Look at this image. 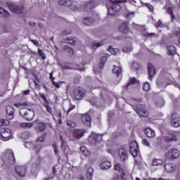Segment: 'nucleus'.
<instances>
[{
	"instance_id": "1",
	"label": "nucleus",
	"mask_w": 180,
	"mask_h": 180,
	"mask_svg": "<svg viewBox=\"0 0 180 180\" xmlns=\"http://www.w3.org/2000/svg\"><path fill=\"white\" fill-rule=\"evenodd\" d=\"M115 170L118 172L119 175L116 174L112 179V180H130L131 179V176L130 174H127L124 172V169H123V166L120 163H117L115 165Z\"/></svg>"
},
{
	"instance_id": "2",
	"label": "nucleus",
	"mask_w": 180,
	"mask_h": 180,
	"mask_svg": "<svg viewBox=\"0 0 180 180\" xmlns=\"http://www.w3.org/2000/svg\"><path fill=\"white\" fill-rule=\"evenodd\" d=\"M110 6L108 8V15L110 16H115V15H117V12L122 9L121 4L124 2V0H110Z\"/></svg>"
},
{
	"instance_id": "3",
	"label": "nucleus",
	"mask_w": 180,
	"mask_h": 180,
	"mask_svg": "<svg viewBox=\"0 0 180 180\" xmlns=\"http://www.w3.org/2000/svg\"><path fill=\"white\" fill-rule=\"evenodd\" d=\"M20 115L25 120L30 122L34 117V110L33 109H28L27 108H21L20 109Z\"/></svg>"
},
{
	"instance_id": "4",
	"label": "nucleus",
	"mask_w": 180,
	"mask_h": 180,
	"mask_svg": "<svg viewBox=\"0 0 180 180\" xmlns=\"http://www.w3.org/2000/svg\"><path fill=\"white\" fill-rule=\"evenodd\" d=\"M0 135L4 141H8L12 139V131L9 128H0Z\"/></svg>"
},
{
	"instance_id": "5",
	"label": "nucleus",
	"mask_w": 180,
	"mask_h": 180,
	"mask_svg": "<svg viewBox=\"0 0 180 180\" xmlns=\"http://www.w3.org/2000/svg\"><path fill=\"white\" fill-rule=\"evenodd\" d=\"M8 6L10 11L13 12V13H16L17 15H19L22 13V12H23L24 8L22 5H18L15 3H8Z\"/></svg>"
},
{
	"instance_id": "6",
	"label": "nucleus",
	"mask_w": 180,
	"mask_h": 180,
	"mask_svg": "<svg viewBox=\"0 0 180 180\" xmlns=\"http://www.w3.org/2000/svg\"><path fill=\"white\" fill-rule=\"evenodd\" d=\"M132 108L140 117H147L148 116V112L146 110V105L132 106Z\"/></svg>"
},
{
	"instance_id": "7",
	"label": "nucleus",
	"mask_w": 180,
	"mask_h": 180,
	"mask_svg": "<svg viewBox=\"0 0 180 180\" xmlns=\"http://www.w3.org/2000/svg\"><path fill=\"white\" fill-rule=\"evenodd\" d=\"M129 153L133 157H137L139 154V143H137V141H133L129 143Z\"/></svg>"
},
{
	"instance_id": "8",
	"label": "nucleus",
	"mask_w": 180,
	"mask_h": 180,
	"mask_svg": "<svg viewBox=\"0 0 180 180\" xmlns=\"http://www.w3.org/2000/svg\"><path fill=\"white\" fill-rule=\"evenodd\" d=\"M85 12H92L94 8H95V0H90L89 1H86L82 5Z\"/></svg>"
},
{
	"instance_id": "9",
	"label": "nucleus",
	"mask_w": 180,
	"mask_h": 180,
	"mask_svg": "<svg viewBox=\"0 0 180 180\" xmlns=\"http://www.w3.org/2000/svg\"><path fill=\"white\" fill-rule=\"evenodd\" d=\"M170 123L174 127H179L180 117L177 113H173L170 119Z\"/></svg>"
},
{
	"instance_id": "10",
	"label": "nucleus",
	"mask_w": 180,
	"mask_h": 180,
	"mask_svg": "<svg viewBox=\"0 0 180 180\" xmlns=\"http://www.w3.org/2000/svg\"><path fill=\"white\" fill-rule=\"evenodd\" d=\"M74 97L75 99H77V101H79L84 98L85 96V91L81 89V87H77L75 89Z\"/></svg>"
},
{
	"instance_id": "11",
	"label": "nucleus",
	"mask_w": 180,
	"mask_h": 180,
	"mask_svg": "<svg viewBox=\"0 0 180 180\" xmlns=\"http://www.w3.org/2000/svg\"><path fill=\"white\" fill-rule=\"evenodd\" d=\"M118 154L120 157V160L124 162L129 160V155L127 154V150H124V148H120L118 150Z\"/></svg>"
},
{
	"instance_id": "12",
	"label": "nucleus",
	"mask_w": 180,
	"mask_h": 180,
	"mask_svg": "<svg viewBox=\"0 0 180 180\" xmlns=\"http://www.w3.org/2000/svg\"><path fill=\"white\" fill-rule=\"evenodd\" d=\"M89 141L92 143V144H96L98 141H102V135L98 134H91L89 139Z\"/></svg>"
},
{
	"instance_id": "13",
	"label": "nucleus",
	"mask_w": 180,
	"mask_h": 180,
	"mask_svg": "<svg viewBox=\"0 0 180 180\" xmlns=\"http://www.w3.org/2000/svg\"><path fill=\"white\" fill-rule=\"evenodd\" d=\"M15 171L19 176H25L26 175V167L25 166H15Z\"/></svg>"
},
{
	"instance_id": "14",
	"label": "nucleus",
	"mask_w": 180,
	"mask_h": 180,
	"mask_svg": "<svg viewBox=\"0 0 180 180\" xmlns=\"http://www.w3.org/2000/svg\"><path fill=\"white\" fill-rule=\"evenodd\" d=\"M6 117L9 120H12V119H13V116L15 115V109L13 108L12 106L11 105H8L6 107Z\"/></svg>"
},
{
	"instance_id": "15",
	"label": "nucleus",
	"mask_w": 180,
	"mask_h": 180,
	"mask_svg": "<svg viewBox=\"0 0 180 180\" xmlns=\"http://www.w3.org/2000/svg\"><path fill=\"white\" fill-rule=\"evenodd\" d=\"M167 156L169 158L176 159L179 157V150L178 149H171L167 153Z\"/></svg>"
},
{
	"instance_id": "16",
	"label": "nucleus",
	"mask_w": 180,
	"mask_h": 180,
	"mask_svg": "<svg viewBox=\"0 0 180 180\" xmlns=\"http://www.w3.org/2000/svg\"><path fill=\"white\" fill-rule=\"evenodd\" d=\"M82 122L84 123V124H86V126H88V127H91V116L88 114H84L82 116Z\"/></svg>"
},
{
	"instance_id": "17",
	"label": "nucleus",
	"mask_w": 180,
	"mask_h": 180,
	"mask_svg": "<svg viewBox=\"0 0 180 180\" xmlns=\"http://www.w3.org/2000/svg\"><path fill=\"white\" fill-rule=\"evenodd\" d=\"M148 71L149 79H153V77L155 75V68L151 63H148Z\"/></svg>"
},
{
	"instance_id": "18",
	"label": "nucleus",
	"mask_w": 180,
	"mask_h": 180,
	"mask_svg": "<svg viewBox=\"0 0 180 180\" xmlns=\"http://www.w3.org/2000/svg\"><path fill=\"white\" fill-rule=\"evenodd\" d=\"M40 161L41 160L39 159L37 162L32 163L31 167L32 174H37V172H39V167H40Z\"/></svg>"
},
{
	"instance_id": "19",
	"label": "nucleus",
	"mask_w": 180,
	"mask_h": 180,
	"mask_svg": "<svg viewBox=\"0 0 180 180\" xmlns=\"http://www.w3.org/2000/svg\"><path fill=\"white\" fill-rule=\"evenodd\" d=\"M167 50L168 56H175L176 54V48L174 45H168Z\"/></svg>"
},
{
	"instance_id": "20",
	"label": "nucleus",
	"mask_w": 180,
	"mask_h": 180,
	"mask_svg": "<svg viewBox=\"0 0 180 180\" xmlns=\"http://www.w3.org/2000/svg\"><path fill=\"white\" fill-rule=\"evenodd\" d=\"M175 168H176V166L172 163H168L165 165V169L169 174H171V172H174L175 171Z\"/></svg>"
},
{
	"instance_id": "21",
	"label": "nucleus",
	"mask_w": 180,
	"mask_h": 180,
	"mask_svg": "<svg viewBox=\"0 0 180 180\" xmlns=\"http://www.w3.org/2000/svg\"><path fill=\"white\" fill-rule=\"evenodd\" d=\"M84 133L85 131L82 129H75L73 132V136L75 139H77L79 140L84 136Z\"/></svg>"
},
{
	"instance_id": "22",
	"label": "nucleus",
	"mask_w": 180,
	"mask_h": 180,
	"mask_svg": "<svg viewBox=\"0 0 180 180\" xmlns=\"http://www.w3.org/2000/svg\"><path fill=\"white\" fill-rule=\"evenodd\" d=\"M144 133L146 137H148L149 139H153V137H155V132L150 128H146L144 130Z\"/></svg>"
},
{
	"instance_id": "23",
	"label": "nucleus",
	"mask_w": 180,
	"mask_h": 180,
	"mask_svg": "<svg viewBox=\"0 0 180 180\" xmlns=\"http://www.w3.org/2000/svg\"><path fill=\"white\" fill-rule=\"evenodd\" d=\"M8 162L10 163L11 165H13L15 162H16L15 155H13V152L12 150L8 152Z\"/></svg>"
},
{
	"instance_id": "24",
	"label": "nucleus",
	"mask_w": 180,
	"mask_h": 180,
	"mask_svg": "<svg viewBox=\"0 0 180 180\" xmlns=\"http://www.w3.org/2000/svg\"><path fill=\"white\" fill-rule=\"evenodd\" d=\"M82 22L84 25H86V26H91V25L95 22V20L91 17H86L83 18Z\"/></svg>"
},
{
	"instance_id": "25",
	"label": "nucleus",
	"mask_w": 180,
	"mask_h": 180,
	"mask_svg": "<svg viewBox=\"0 0 180 180\" xmlns=\"http://www.w3.org/2000/svg\"><path fill=\"white\" fill-rule=\"evenodd\" d=\"M60 141L62 151H63V153H67V142L64 140V138L61 135H60Z\"/></svg>"
},
{
	"instance_id": "26",
	"label": "nucleus",
	"mask_w": 180,
	"mask_h": 180,
	"mask_svg": "<svg viewBox=\"0 0 180 180\" xmlns=\"http://www.w3.org/2000/svg\"><path fill=\"white\" fill-rule=\"evenodd\" d=\"M119 30L122 33H129V25H127V23L123 22L120 26Z\"/></svg>"
},
{
	"instance_id": "27",
	"label": "nucleus",
	"mask_w": 180,
	"mask_h": 180,
	"mask_svg": "<svg viewBox=\"0 0 180 180\" xmlns=\"http://www.w3.org/2000/svg\"><path fill=\"white\" fill-rule=\"evenodd\" d=\"M65 40V43L70 46H75V43H77V39L74 37H67Z\"/></svg>"
},
{
	"instance_id": "28",
	"label": "nucleus",
	"mask_w": 180,
	"mask_h": 180,
	"mask_svg": "<svg viewBox=\"0 0 180 180\" xmlns=\"http://www.w3.org/2000/svg\"><path fill=\"white\" fill-rule=\"evenodd\" d=\"M113 74L116 75V77H122V68L114 65V68L112 70Z\"/></svg>"
},
{
	"instance_id": "29",
	"label": "nucleus",
	"mask_w": 180,
	"mask_h": 180,
	"mask_svg": "<svg viewBox=\"0 0 180 180\" xmlns=\"http://www.w3.org/2000/svg\"><path fill=\"white\" fill-rule=\"evenodd\" d=\"M112 167V163L109 161L103 162L101 164V169H109Z\"/></svg>"
},
{
	"instance_id": "30",
	"label": "nucleus",
	"mask_w": 180,
	"mask_h": 180,
	"mask_svg": "<svg viewBox=\"0 0 180 180\" xmlns=\"http://www.w3.org/2000/svg\"><path fill=\"white\" fill-rule=\"evenodd\" d=\"M58 4L64 6H71L72 5L71 0H59Z\"/></svg>"
},
{
	"instance_id": "31",
	"label": "nucleus",
	"mask_w": 180,
	"mask_h": 180,
	"mask_svg": "<svg viewBox=\"0 0 180 180\" xmlns=\"http://www.w3.org/2000/svg\"><path fill=\"white\" fill-rule=\"evenodd\" d=\"M162 164H164V161L162 159L155 158L153 160L152 165H153V167H160V165H162Z\"/></svg>"
},
{
	"instance_id": "32",
	"label": "nucleus",
	"mask_w": 180,
	"mask_h": 180,
	"mask_svg": "<svg viewBox=\"0 0 180 180\" xmlns=\"http://www.w3.org/2000/svg\"><path fill=\"white\" fill-rule=\"evenodd\" d=\"M0 17L1 18H8L9 12L5 8L0 7Z\"/></svg>"
},
{
	"instance_id": "33",
	"label": "nucleus",
	"mask_w": 180,
	"mask_h": 180,
	"mask_svg": "<svg viewBox=\"0 0 180 180\" xmlns=\"http://www.w3.org/2000/svg\"><path fill=\"white\" fill-rule=\"evenodd\" d=\"M101 46H103V41H101V42H92L91 44V48L93 50H96V49H98V47H101Z\"/></svg>"
},
{
	"instance_id": "34",
	"label": "nucleus",
	"mask_w": 180,
	"mask_h": 180,
	"mask_svg": "<svg viewBox=\"0 0 180 180\" xmlns=\"http://www.w3.org/2000/svg\"><path fill=\"white\" fill-rule=\"evenodd\" d=\"M106 61H108V57L103 56L101 58V62L99 64L100 70H103V68L105 67V63H106Z\"/></svg>"
},
{
	"instance_id": "35",
	"label": "nucleus",
	"mask_w": 180,
	"mask_h": 180,
	"mask_svg": "<svg viewBox=\"0 0 180 180\" xmlns=\"http://www.w3.org/2000/svg\"><path fill=\"white\" fill-rule=\"evenodd\" d=\"M63 50H64V51H66V53H69V54H70L71 56H72V54H74V49H72V48L68 46V45H65L63 46Z\"/></svg>"
},
{
	"instance_id": "36",
	"label": "nucleus",
	"mask_w": 180,
	"mask_h": 180,
	"mask_svg": "<svg viewBox=\"0 0 180 180\" xmlns=\"http://www.w3.org/2000/svg\"><path fill=\"white\" fill-rule=\"evenodd\" d=\"M86 178L87 179H92V176L94 175V169L89 168L86 172Z\"/></svg>"
},
{
	"instance_id": "37",
	"label": "nucleus",
	"mask_w": 180,
	"mask_h": 180,
	"mask_svg": "<svg viewBox=\"0 0 180 180\" xmlns=\"http://www.w3.org/2000/svg\"><path fill=\"white\" fill-rule=\"evenodd\" d=\"M46 127H47V124L46 123L41 122V123L38 124L37 129L40 131H44V130H46Z\"/></svg>"
},
{
	"instance_id": "38",
	"label": "nucleus",
	"mask_w": 180,
	"mask_h": 180,
	"mask_svg": "<svg viewBox=\"0 0 180 180\" xmlns=\"http://www.w3.org/2000/svg\"><path fill=\"white\" fill-rule=\"evenodd\" d=\"M80 151L83 154V155H85L86 157H88V155L91 154V152L86 150V148L85 146H82L80 148Z\"/></svg>"
},
{
	"instance_id": "39",
	"label": "nucleus",
	"mask_w": 180,
	"mask_h": 180,
	"mask_svg": "<svg viewBox=\"0 0 180 180\" xmlns=\"http://www.w3.org/2000/svg\"><path fill=\"white\" fill-rule=\"evenodd\" d=\"M167 13H168V15H170V18L172 20L174 21L175 19V15H174V11H172V8L169 7L168 8H167Z\"/></svg>"
},
{
	"instance_id": "40",
	"label": "nucleus",
	"mask_w": 180,
	"mask_h": 180,
	"mask_svg": "<svg viewBox=\"0 0 180 180\" xmlns=\"http://www.w3.org/2000/svg\"><path fill=\"white\" fill-rule=\"evenodd\" d=\"M108 51H110L112 54L114 56L117 55V53H119V49H113L112 46H110L108 49Z\"/></svg>"
},
{
	"instance_id": "41",
	"label": "nucleus",
	"mask_w": 180,
	"mask_h": 180,
	"mask_svg": "<svg viewBox=\"0 0 180 180\" xmlns=\"http://www.w3.org/2000/svg\"><path fill=\"white\" fill-rule=\"evenodd\" d=\"M66 124L67 126H68V127H71L72 129H74L75 127H77V124L75 123V122L72 120H68L66 122Z\"/></svg>"
},
{
	"instance_id": "42",
	"label": "nucleus",
	"mask_w": 180,
	"mask_h": 180,
	"mask_svg": "<svg viewBox=\"0 0 180 180\" xmlns=\"http://www.w3.org/2000/svg\"><path fill=\"white\" fill-rule=\"evenodd\" d=\"M20 127L24 129H30V127H33V124L30 122H24L20 124Z\"/></svg>"
},
{
	"instance_id": "43",
	"label": "nucleus",
	"mask_w": 180,
	"mask_h": 180,
	"mask_svg": "<svg viewBox=\"0 0 180 180\" xmlns=\"http://www.w3.org/2000/svg\"><path fill=\"white\" fill-rule=\"evenodd\" d=\"M131 67L136 71H137V70H140V64L138 62H133Z\"/></svg>"
},
{
	"instance_id": "44",
	"label": "nucleus",
	"mask_w": 180,
	"mask_h": 180,
	"mask_svg": "<svg viewBox=\"0 0 180 180\" xmlns=\"http://www.w3.org/2000/svg\"><path fill=\"white\" fill-rule=\"evenodd\" d=\"M133 84H139V80H136L134 77L131 78L128 84L127 85V89L129 88L130 85H133Z\"/></svg>"
},
{
	"instance_id": "45",
	"label": "nucleus",
	"mask_w": 180,
	"mask_h": 180,
	"mask_svg": "<svg viewBox=\"0 0 180 180\" xmlns=\"http://www.w3.org/2000/svg\"><path fill=\"white\" fill-rule=\"evenodd\" d=\"M30 103L29 102H25V103H18L14 104V106L16 108H20V106H29Z\"/></svg>"
},
{
	"instance_id": "46",
	"label": "nucleus",
	"mask_w": 180,
	"mask_h": 180,
	"mask_svg": "<svg viewBox=\"0 0 180 180\" xmlns=\"http://www.w3.org/2000/svg\"><path fill=\"white\" fill-rule=\"evenodd\" d=\"M26 148H30V150H34V144L32 142H27L25 143Z\"/></svg>"
},
{
	"instance_id": "47",
	"label": "nucleus",
	"mask_w": 180,
	"mask_h": 180,
	"mask_svg": "<svg viewBox=\"0 0 180 180\" xmlns=\"http://www.w3.org/2000/svg\"><path fill=\"white\" fill-rule=\"evenodd\" d=\"M143 89L145 91V92H148V91H150V83L145 82L143 86Z\"/></svg>"
},
{
	"instance_id": "48",
	"label": "nucleus",
	"mask_w": 180,
	"mask_h": 180,
	"mask_svg": "<svg viewBox=\"0 0 180 180\" xmlns=\"http://www.w3.org/2000/svg\"><path fill=\"white\" fill-rule=\"evenodd\" d=\"M155 103L158 108H162V106L165 105L164 100L162 99L158 100Z\"/></svg>"
},
{
	"instance_id": "49",
	"label": "nucleus",
	"mask_w": 180,
	"mask_h": 180,
	"mask_svg": "<svg viewBox=\"0 0 180 180\" xmlns=\"http://www.w3.org/2000/svg\"><path fill=\"white\" fill-rule=\"evenodd\" d=\"M72 70H77L78 71H85V68L84 67H81L79 65H75L73 68Z\"/></svg>"
},
{
	"instance_id": "50",
	"label": "nucleus",
	"mask_w": 180,
	"mask_h": 180,
	"mask_svg": "<svg viewBox=\"0 0 180 180\" xmlns=\"http://www.w3.org/2000/svg\"><path fill=\"white\" fill-rule=\"evenodd\" d=\"M133 50V47L131 46H126L123 48L124 53H130Z\"/></svg>"
},
{
	"instance_id": "51",
	"label": "nucleus",
	"mask_w": 180,
	"mask_h": 180,
	"mask_svg": "<svg viewBox=\"0 0 180 180\" xmlns=\"http://www.w3.org/2000/svg\"><path fill=\"white\" fill-rule=\"evenodd\" d=\"M38 54L40 57H41L42 60H46V55L44 54V51H43V50L39 49Z\"/></svg>"
},
{
	"instance_id": "52",
	"label": "nucleus",
	"mask_w": 180,
	"mask_h": 180,
	"mask_svg": "<svg viewBox=\"0 0 180 180\" xmlns=\"http://www.w3.org/2000/svg\"><path fill=\"white\" fill-rule=\"evenodd\" d=\"M46 139V134H43L40 137L37 139V143H44Z\"/></svg>"
},
{
	"instance_id": "53",
	"label": "nucleus",
	"mask_w": 180,
	"mask_h": 180,
	"mask_svg": "<svg viewBox=\"0 0 180 180\" xmlns=\"http://www.w3.org/2000/svg\"><path fill=\"white\" fill-rule=\"evenodd\" d=\"M68 34H71L70 30H65L60 32V36H68Z\"/></svg>"
},
{
	"instance_id": "54",
	"label": "nucleus",
	"mask_w": 180,
	"mask_h": 180,
	"mask_svg": "<svg viewBox=\"0 0 180 180\" xmlns=\"http://www.w3.org/2000/svg\"><path fill=\"white\" fill-rule=\"evenodd\" d=\"M34 150L36 153L40 151V150H41V144H40L39 143H37V144L34 145Z\"/></svg>"
},
{
	"instance_id": "55",
	"label": "nucleus",
	"mask_w": 180,
	"mask_h": 180,
	"mask_svg": "<svg viewBox=\"0 0 180 180\" xmlns=\"http://www.w3.org/2000/svg\"><path fill=\"white\" fill-rule=\"evenodd\" d=\"M145 6L149 9L150 12H154V6H153V5L147 3L145 4Z\"/></svg>"
},
{
	"instance_id": "56",
	"label": "nucleus",
	"mask_w": 180,
	"mask_h": 180,
	"mask_svg": "<svg viewBox=\"0 0 180 180\" xmlns=\"http://www.w3.org/2000/svg\"><path fill=\"white\" fill-rule=\"evenodd\" d=\"M108 95V89L104 88L101 92V98H103V96Z\"/></svg>"
},
{
	"instance_id": "57",
	"label": "nucleus",
	"mask_w": 180,
	"mask_h": 180,
	"mask_svg": "<svg viewBox=\"0 0 180 180\" xmlns=\"http://www.w3.org/2000/svg\"><path fill=\"white\" fill-rule=\"evenodd\" d=\"M39 96H41L43 101H44L45 103H49V101L47 100V98L46 97L44 93H39Z\"/></svg>"
},
{
	"instance_id": "58",
	"label": "nucleus",
	"mask_w": 180,
	"mask_h": 180,
	"mask_svg": "<svg viewBox=\"0 0 180 180\" xmlns=\"http://www.w3.org/2000/svg\"><path fill=\"white\" fill-rule=\"evenodd\" d=\"M52 84L56 86V88H60V86L63 84V82H56L54 80H52Z\"/></svg>"
},
{
	"instance_id": "59",
	"label": "nucleus",
	"mask_w": 180,
	"mask_h": 180,
	"mask_svg": "<svg viewBox=\"0 0 180 180\" xmlns=\"http://www.w3.org/2000/svg\"><path fill=\"white\" fill-rule=\"evenodd\" d=\"M167 141H176V136H169L167 139Z\"/></svg>"
},
{
	"instance_id": "60",
	"label": "nucleus",
	"mask_w": 180,
	"mask_h": 180,
	"mask_svg": "<svg viewBox=\"0 0 180 180\" xmlns=\"http://www.w3.org/2000/svg\"><path fill=\"white\" fill-rule=\"evenodd\" d=\"M143 36L145 37H153L154 36H155V33H145L143 34Z\"/></svg>"
},
{
	"instance_id": "61",
	"label": "nucleus",
	"mask_w": 180,
	"mask_h": 180,
	"mask_svg": "<svg viewBox=\"0 0 180 180\" xmlns=\"http://www.w3.org/2000/svg\"><path fill=\"white\" fill-rule=\"evenodd\" d=\"M142 143L144 144V146H147V147H151V146H150V142H148V141L146 139H143Z\"/></svg>"
},
{
	"instance_id": "62",
	"label": "nucleus",
	"mask_w": 180,
	"mask_h": 180,
	"mask_svg": "<svg viewBox=\"0 0 180 180\" xmlns=\"http://www.w3.org/2000/svg\"><path fill=\"white\" fill-rule=\"evenodd\" d=\"M44 108H46L47 112H49V113H51V108H50V107L49 106V105H47V104H44Z\"/></svg>"
},
{
	"instance_id": "63",
	"label": "nucleus",
	"mask_w": 180,
	"mask_h": 180,
	"mask_svg": "<svg viewBox=\"0 0 180 180\" xmlns=\"http://www.w3.org/2000/svg\"><path fill=\"white\" fill-rule=\"evenodd\" d=\"M30 41L33 43L34 44V46H39V41H37L36 39H30Z\"/></svg>"
},
{
	"instance_id": "64",
	"label": "nucleus",
	"mask_w": 180,
	"mask_h": 180,
	"mask_svg": "<svg viewBox=\"0 0 180 180\" xmlns=\"http://www.w3.org/2000/svg\"><path fill=\"white\" fill-rule=\"evenodd\" d=\"M62 70H72V68L68 65H62Z\"/></svg>"
}]
</instances>
